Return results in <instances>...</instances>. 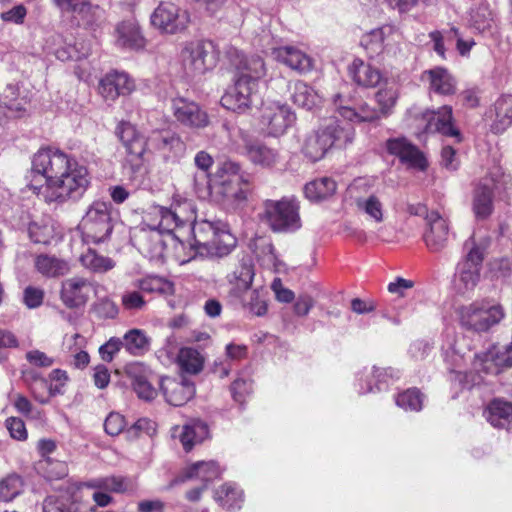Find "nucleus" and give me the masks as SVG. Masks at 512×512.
<instances>
[{
    "label": "nucleus",
    "instance_id": "79ce46f5",
    "mask_svg": "<svg viewBox=\"0 0 512 512\" xmlns=\"http://www.w3.org/2000/svg\"><path fill=\"white\" fill-rule=\"evenodd\" d=\"M291 99L299 107L311 110L321 102V96L307 83L297 81L292 87Z\"/></svg>",
    "mask_w": 512,
    "mask_h": 512
},
{
    "label": "nucleus",
    "instance_id": "423d86ee",
    "mask_svg": "<svg viewBox=\"0 0 512 512\" xmlns=\"http://www.w3.org/2000/svg\"><path fill=\"white\" fill-rule=\"evenodd\" d=\"M78 228L84 243L98 244L106 241L113 230L110 205L102 201L93 202Z\"/></svg>",
    "mask_w": 512,
    "mask_h": 512
},
{
    "label": "nucleus",
    "instance_id": "ea45409f",
    "mask_svg": "<svg viewBox=\"0 0 512 512\" xmlns=\"http://www.w3.org/2000/svg\"><path fill=\"white\" fill-rule=\"evenodd\" d=\"M355 206L375 223L384 221V204L379 195L371 193L367 196L355 197Z\"/></svg>",
    "mask_w": 512,
    "mask_h": 512
},
{
    "label": "nucleus",
    "instance_id": "393cba45",
    "mask_svg": "<svg viewBox=\"0 0 512 512\" xmlns=\"http://www.w3.org/2000/svg\"><path fill=\"white\" fill-rule=\"evenodd\" d=\"M422 80L429 83V91L441 96H450L457 90L454 76L443 67H435L422 73Z\"/></svg>",
    "mask_w": 512,
    "mask_h": 512
},
{
    "label": "nucleus",
    "instance_id": "39448f33",
    "mask_svg": "<svg viewBox=\"0 0 512 512\" xmlns=\"http://www.w3.org/2000/svg\"><path fill=\"white\" fill-rule=\"evenodd\" d=\"M260 219L276 233L293 232L301 227L299 205L294 199L286 197L266 200Z\"/></svg>",
    "mask_w": 512,
    "mask_h": 512
},
{
    "label": "nucleus",
    "instance_id": "473e14b6",
    "mask_svg": "<svg viewBox=\"0 0 512 512\" xmlns=\"http://www.w3.org/2000/svg\"><path fill=\"white\" fill-rule=\"evenodd\" d=\"M512 125V95H502L494 104V119L491 131L501 134Z\"/></svg>",
    "mask_w": 512,
    "mask_h": 512
},
{
    "label": "nucleus",
    "instance_id": "09e8293b",
    "mask_svg": "<svg viewBox=\"0 0 512 512\" xmlns=\"http://www.w3.org/2000/svg\"><path fill=\"white\" fill-rule=\"evenodd\" d=\"M134 286L143 292L171 295L174 293V285L169 280L159 276H148L136 280Z\"/></svg>",
    "mask_w": 512,
    "mask_h": 512
},
{
    "label": "nucleus",
    "instance_id": "6e6552de",
    "mask_svg": "<svg viewBox=\"0 0 512 512\" xmlns=\"http://www.w3.org/2000/svg\"><path fill=\"white\" fill-rule=\"evenodd\" d=\"M458 316L461 325L467 330L485 332L498 324L504 317V311L499 304L486 301H475L459 307Z\"/></svg>",
    "mask_w": 512,
    "mask_h": 512
},
{
    "label": "nucleus",
    "instance_id": "412c9836",
    "mask_svg": "<svg viewBox=\"0 0 512 512\" xmlns=\"http://www.w3.org/2000/svg\"><path fill=\"white\" fill-rule=\"evenodd\" d=\"M92 291V284L83 277H71L62 282L60 297L68 308L84 306Z\"/></svg>",
    "mask_w": 512,
    "mask_h": 512
},
{
    "label": "nucleus",
    "instance_id": "4c0bfd02",
    "mask_svg": "<svg viewBox=\"0 0 512 512\" xmlns=\"http://www.w3.org/2000/svg\"><path fill=\"white\" fill-rule=\"evenodd\" d=\"M393 34V29L390 26H383L372 30L362 38V44L365 49L370 53L371 57L380 55L384 52L390 37Z\"/></svg>",
    "mask_w": 512,
    "mask_h": 512
},
{
    "label": "nucleus",
    "instance_id": "13d9d810",
    "mask_svg": "<svg viewBox=\"0 0 512 512\" xmlns=\"http://www.w3.org/2000/svg\"><path fill=\"white\" fill-rule=\"evenodd\" d=\"M396 404L406 411H419L422 409L423 395L415 388L408 389L397 396Z\"/></svg>",
    "mask_w": 512,
    "mask_h": 512
},
{
    "label": "nucleus",
    "instance_id": "0e129e2a",
    "mask_svg": "<svg viewBox=\"0 0 512 512\" xmlns=\"http://www.w3.org/2000/svg\"><path fill=\"white\" fill-rule=\"evenodd\" d=\"M121 302L124 309L129 311L142 310L146 305V301L144 300L143 296L137 291L124 292L121 296Z\"/></svg>",
    "mask_w": 512,
    "mask_h": 512
},
{
    "label": "nucleus",
    "instance_id": "4be33fe9",
    "mask_svg": "<svg viewBox=\"0 0 512 512\" xmlns=\"http://www.w3.org/2000/svg\"><path fill=\"white\" fill-rule=\"evenodd\" d=\"M388 152L397 156L408 167L425 170L427 161L423 153L404 138L390 139L386 143Z\"/></svg>",
    "mask_w": 512,
    "mask_h": 512
},
{
    "label": "nucleus",
    "instance_id": "052dcab7",
    "mask_svg": "<svg viewBox=\"0 0 512 512\" xmlns=\"http://www.w3.org/2000/svg\"><path fill=\"white\" fill-rule=\"evenodd\" d=\"M194 192L200 199H212V176L209 174H195L193 178Z\"/></svg>",
    "mask_w": 512,
    "mask_h": 512
},
{
    "label": "nucleus",
    "instance_id": "f03ea898",
    "mask_svg": "<svg viewBox=\"0 0 512 512\" xmlns=\"http://www.w3.org/2000/svg\"><path fill=\"white\" fill-rule=\"evenodd\" d=\"M212 200L238 207L245 204L252 193L251 177L241 171L238 163L225 161L212 175Z\"/></svg>",
    "mask_w": 512,
    "mask_h": 512
},
{
    "label": "nucleus",
    "instance_id": "0eeeda50",
    "mask_svg": "<svg viewBox=\"0 0 512 512\" xmlns=\"http://www.w3.org/2000/svg\"><path fill=\"white\" fill-rule=\"evenodd\" d=\"M467 250L465 258L458 263L454 275V287L459 294L474 290L480 280V270L484 259V247L470 238L464 245Z\"/></svg>",
    "mask_w": 512,
    "mask_h": 512
},
{
    "label": "nucleus",
    "instance_id": "2f4dec72",
    "mask_svg": "<svg viewBox=\"0 0 512 512\" xmlns=\"http://www.w3.org/2000/svg\"><path fill=\"white\" fill-rule=\"evenodd\" d=\"M34 265L41 275L47 278H58L69 273V263L55 255L40 254L36 256Z\"/></svg>",
    "mask_w": 512,
    "mask_h": 512
},
{
    "label": "nucleus",
    "instance_id": "774afa93",
    "mask_svg": "<svg viewBox=\"0 0 512 512\" xmlns=\"http://www.w3.org/2000/svg\"><path fill=\"white\" fill-rule=\"evenodd\" d=\"M44 291L40 288L28 286L23 292V301L30 308H37L43 303Z\"/></svg>",
    "mask_w": 512,
    "mask_h": 512
},
{
    "label": "nucleus",
    "instance_id": "cd10ccee",
    "mask_svg": "<svg viewBox=\"0 0 512 512\" xmlns=\"http://www.w3.org/2000/svg\"><path fill=\"white\" fill-rule=\"evenodd\" d=\"M127 374L139 398L150 401L157 396V390L149 381V370L142 363H133L127 367Z\"/></svg>",
    "mask_w": 512,
    "mask_h": 512
},
{
    "label": "nucleus",
    "instance_id": "a878e982",
    "mask_svg": "<svg viewBox=\"0 0 512 512\" xmlns=\"http://www.w3.org/2000/svg\"><path fill=\"white\" fill-rule=\"evenodd\" d=\"M330 149L331 142L323 126L308 133L301 146L302 154L311 162L323 159Z\"/></svg>",
    "mask_w": 512,
    "mask_h": 512
},
{
    "label": "nucleus",
    "instance_id": "7ed1b4c3",
    "mask_svg": "<svg viewBox=\"0 0 512 512\" xmlns=\"http://www.w3.org/2000/svg\"><path fill=\"white\" fill-rule=\"evenodd\" d=\"M194 244L191 248L195 256L202 258H222L229 255L237 245L236 237L221 221L203 220L194 224Z\"/></svg>",
    "mask_w": 512,
    "mask_h": 512
},
{
    "label": "nucleus",
    "instance_id": "4468645a",
    "mask_svg": "<svg viewBox=\"0 0 512 512\" xmlns=\"http://www.w3.org/2000/svg\"><path fill=\"white\" fill-rule=\"evenodd\" d=\"M421 120L424 123L426 133H441L442 135L454 137L461 141L459 130L453 125L452 107L444 105L437 110H426L422 113Z\"/></svg>",
    "mask_w": 512,
    "mask_h": 512
},
{
    "label": "nucleus",
    "instance_id": "8fccbe9b",
    "mask_svg": "<svg viewBox=\"0 0 512 512\" xmlns=\"http://www.w3.org/2000/svg\"><path fill=\"white\" fill-rule=\"evenodd\" d=\"M156 148L163 153L165 157L176 156L184 149V143L179 136L173 133H159L153 138Z\"/></svg>",
    "mask_w": 512,
    "mask_h": 512
},
{
    "label": "nucleus",
    "instance_id": "2eb2a0df",
    "mask_svg": "<svg viewBox=\"0 0 512 512\" xmlns=\"http://www.w3.org/2000/svg\"><path fill=\"white\" fill-rule=\"evenodd\" d=\"M512 367V342L508 345H494L482 355H477L474 368L486 374H498L501 370Z\"/></svg>",
    "mask_w": 512,
    "mask_h": 512
},
{
    "label": "nucleus",
    "instance_id": "9d476101",
    "mask_svg": "<svg viewBox=\"0 0 512 512\" xmlns=\"http://www.w3.org/2000/svg\"><path fill=\"white\" fill-rule=\"evenodd\" d=\"M151 23L161 33L173 35L187 29L190 15L174 3L161 2L151 15Z\"/></svg>",
    "mask_w": 512,
    "mask_h": 512
},
{
    "label": "nucleus",
    "instance_id": "a211bd4d",
    "mask_svg": "<svg viewBox=\"0 0 512 512\" xmlns=\"http://www.w3.org/2000/svg\"><path fill=\"white\" fill-rule=\"evenodd\" d=\"M230 62L235 69V78H243L244 81H253L258 84L266 74L265 64L260 56H246L235 50L231 53Z\"/></svg>",
    "mask_w": 512,
    "mask_h": 512
},
{
    "label": "nucleus",
    "instance_id": "4d7b16f0",
    "mask_svg": "<svg viewBox=\"0 0 512 512\" xmlns=\"http://www.w3.org/2000/svg\"><path fill=\"white\" fill-rule=\"evenodd\" d=\"M22 488L21 478L15 474L8 475L0 481V499L9 502L17 497Z\"/></svg>",
    "mask_w": 512,
    "mask_h": 512
},
{
    "label": "nucleus",
    "instance_id": "864d4df0",
    "mask_svg": "<svg viewBox=\"0 0 512 512\" xmlns=\"http://www.w3.org/2000/svg\"><path fill=\"white\" fill-rule=\"evenodd\" d=\"M398 96V89L395 85L385 86L376 93L375 98L379 105V111L384 117L392 113Z\"/></svg>",
    "mask_w": 512,
    "mask_h": 512
},
{
    "label": "nucleus",
    "instance_id": "9b49d317",
    "mask_svg": "<svg viewBox=\"0 0 512 512\" xmlns=\"http://www.w3.org/2000/svg\"><path fill=\"white\" fill-rule=\"evenodd\" d=\"M116 135L126 151L132 170L137 171L142 166L143 156L147 151L146 137L129 122H121L116 128Z\"/></svg>",
    "mask_w": 512,
    "mask_h": 512
},
{
    "label": "nucleus",
    "instance_id": "5fc2aeb1",
    "mask_svg": "<svg viewBox=\"0 0 512 512\" xmlns=\"http://www.w3.org/2000/svg\"><path fill=\"white\" fill-rule=\"evenodd\" d=\"M473 26L480 32L490 30L495 24V15L487 5H479L472 13Z\"/></svg>",
    "mask_w": 512,
    "mask_h": 512
},
{
    "label": "nucleus",
    "instance_id": "6e6d98bb",
    "mask_svg": "<svg viewBox=\"0 0 512 512\" xmlns=\"http://www.w3.org/2000/svg\"><path fill=\"white\" fill-rule=\"evenodd\" d=\"M29 236L35 243L48 244L54 236L53 225L49 221L32 222L28 228Z\"/></svg>",
    "mask_w": 512,
    "mask_h": 512
},
{
    "label": "nucleus",
    "instance_id": "c756f323",
    "mask_svg": "<svg viewBox=\"0 0 512 512\" xmlns=\"http://www.w3.org/2000/svg\"><path fill=\"white\" fill-rule=\"evenodd\" d=\"M220 476L218 465L213 462L199 461L188 467L176 478V483H183L191 479H199L205 483L213 481Z\"/></svg>",
    "mask_w": 512,
    "mask_h": 512
},
{
    "label": "nucleus",
    "instance_id": "f3484780",
    "mask_svg": "<svg viewBox=\"0 0 512 512\" xmlns=\"http://www.w3.org/2000/svg\"><path fill=\"white\" fill-rule=\"evenodd\" d=\"M500 181L493 177L483 178L473 193L472 211L477 220H485L494 210V191L499 190Z\"/></svg>",
    "mask_w": 512,
    "mask_h": 512
},
{
    "label": "nucleus",
    "instance_id": "680f3d73",
    "mask_svg": "<svg viewBox=\"0 0 512 512\" xmlns=\"http://www.w3.org/2000/svg\"><path fill=\"white\" fill-rule=\"evenodd\" d=\"M244 306L255 316H263L267 312L266 300L259 290H253L250 294V299Z\"/></svg>",
    "mask_w": 512,
    "mask_h": 512
},
{
    "label": "nucleus",
    "instance_id": "20e7f679",
    "mask_svg": "<svg viewBox=\"0 0 512 512\" xmlns=\"http://www.w3.org/2000/svg\"><path fill=\"white\" fill-rule=\"evenodd\" d=\"M153 213L160 217L158 224L150 229L141 228L138 235V249L150 260H162L166 250V243L160 229L171 231L184 224L176 211L163 206L153 207Z\"/></svg>",
    "mask_w": 512,
    "mask_h": 512
},
{
    "label": "nucleus",
    "instance_id": "58836bf2",
    "mask_svg": "<svg viewBox=\"0 0 512 512\" xmlns=\"http://www.w3.org/2000/svg\"><path fill=\"white\" fill-rule=\"evenodd\" d=\"M486 417L494 427L510 429L512 428V404L494 400L488 406Z\"/></svg>",
    "mask_w": 512,
    "mask_h": 512
},
{
    "label": "nucleus",
    "instance_id": "37998d69",
    "mask_svg": "<svg viewBox=\"0 0 512 512\" xmlns=\"http://www.w3.org/2000/svg\"><path fill=\"white\" fill-rule=\"evenodd\" d=\"M337 189L336 182L330 177L315 179L305 185L304 192L311 201H321L331 197Z\"/></svg>",
    "mask_w": 512,
    "mask_h": 512
},
{
    "label": "nucleus",
    "instance_id": "603ef678",
    "mask_svg": "<svg viewBox=\"0 0 512 512\" xmlns=\"http://www.w3.org/2000/svg\"><path fill=\"white\" fill-rule=\"evenodd\" d=\"M253 250L257 259L261 264L267 268L277 267V256L275 254L274 246L270 239L259 237L255 239Z\"/></svg>",
    "mask_w": 512,
    "mask_h": 512
},
{
    "label": "nucleus",
    "instance_id": "72a5a7b5",
    "mask_svg": "<svg viewBox=\"0 0 512 512\" xmlns=\"http://www.w3.org/2000/svg\"><path fill=\"white\" fill-rule=\"evenodd\" d=\"M353 81L363 87H375L382 79L380 71L360 59H355L349 66Z\"/></svg>",
    "mask_w": 512,
    "mask_h": 512
},
{
    "label": "nucleus",
    "instance_id": "bf43d9fd",
    "mask_svg": "<svg viewBox=\"0 0 512 512\" xmlns=\"http://www.w3.org/2000/svg\"><path fill=\"white\" fill-rule=\"evenodd\" d=\"M0 102L12 114L19 113L24 110V100L18 98V89L16 86L9 84L1 94Z\"/></svg>",
    "mask_w": 512,
    "mask_h": 512
},
{
    "label": "nucleus",
    "instance_id": "b1692460",
    "mask_svg": "<svg viewBox=\"0 0 512 512\" xmlns=\"http://www.w3.org/2000/svg\"><path fill=\"white\" fill-rule=\"evenodd\" d=\"M272 55L275 60L299 73L309 72L313 68L312 58L301 49L292 45L273 48Z\"/></svg>",
    "mask_w": 512,
    "mask_h": 512
},
{
    "label": "nucleus",
    "instance_id": "1a4fd4ad",
    "mask_svg": "<svg viewBox=\"0 0 512 512\" xmlns=\"http://www.w3.org/2000/svg\"><path fill=\"white\" fill-rule=\"evenodd\" d=\"M181 60L188 76L203 74L216 64L213 44L206 41L190 42L183 48Z\"/></svg>",
    "mask_w": 512,
    "mask_h": 512
},
{
    "label": "nucleus",
    "instance_id": "3c124183",
    "mask_svg": "<svg viewBox=\"0 0 512 512\" xmlns=\"http://www.w3.org/2000/svg\"><path fill=\"white\" fill-rule=\"evenodd\" d=\"M178 364L182 370L190 374H197L203 368L204 359L194 348L184 347L178 353Z\"/></svg>",
    "mask_w": 512,
    "mask_h": 512
},
{
    "label": "nucleus",
    "instance_id": "e2e57ef3",
    "mask_svg": "<svg viewBox=\"0 0 512 512\" xmlns=\"http://www.w3.org/2000/svg\"><path fill=\"white\" fill-rule=\"evenodd\" d=\"M126 421L124 417L116 412H111L105 419V432L111 436L119 435L125 428Z\"/></svg>",
    "mask_w": 512,
    "mask_h": 512
},
{
    "label": "nucleus",
    "instance_id": "de8ad7c7",
    "mask_svg": "<svg viewBox=\"0 0 512 512\" xmlns=\"http://www.w3.org/2000/svg\"><path fill=\"white\" fill-rule=\"evenodd\" d=\"M214 498L223 508L235 510L243 503V492L231 484H224L215 491Z\"/></svg>",
    "mask_w": 512,
    "mask_h": 512
},
{
    "label": "nucleus",
    "instance_id": "338daca9",
    "mask_svg": "<svg viewBox=\"0 0 512 512\" xmlns=\"http://www.w3.org/2000/svg\"><path fill=\"white\" fill-rule=\"evenodd\" d=\"M122 347L124 348L122 338L112 337L100 347L99 353L104 361L111 362Z\"/></svg>",
    "mask_w": 512,
    "mask_h": 512
},
{
    "label": "nucleus",
    "instance_id": "c85d7f7f",
    "mask_svg": "<svg viewBox=\"0 0 512 512\" xmlns=\"http://www.w3.org/2000/svg\"><path fill=\"white\" fill-rule=\"evenodd\" d=\"M333 103L336 106L339 114L348 121L351 122H374L384 117L379 109H375L370 105L364 103L361 104L358 109L350 108L342 105L341 94H336L333 97Z\"/></svg>",
    "mask_w": 512,
    "mask_h": 512
},
{
    "label": "nucleus",
    "instance_id": "69168bd1",
    "mask_svg": "<svg viewBox=\"0 0 512 512\" xmlns=\"http://www.w3.org/2000/svg\"><path fill=\"white\" fill-rule=\"evenodd\" d=\"M96 314L100 318L113 319L118 315L119 309L116 303L108 298L101 299L94 306Z\"/></svg>",
    "mask_w": 512,
    "mask_h": 512
},
{
    "label": "nucleus",
    "instance_id": "f257e3e1",
    "mask_svg": "<svg viewBox=\"0 0 512 512\" xmlns=\"http://www.w3.org/2000/svg\"><path fill=\"white\" fill-rule=\"evenodd\" d=\"M29 190L46 202L79 198L89 185L88 170L67 154L52 149L39 150L32 159Z\"/></svg>",
    "mask_w": 512,
    "mask_h": 512
},
{
    "label": "nucleus",
    "instance_id": "a19ab883",
    "mask_svg": "<svg viewBox=\"0 0 512 512\" xmlns=\"http://www.w3.org/2000/svg\"><path fill=\"white\" fill-rule=\"evenodd\" d=\"M55 5L63 12L73 13L80 16L87 24H91L99 10L88 0H53Z\"/></svg>",
    "mask_w": 512,
    "mask_h": 512
},
{
    "label": "nucleus",
    "instance_id": "a18cd8bd",
    "mask_svg": "<svg viewBox=\"0 0 512 512\" xmlns=\"http://www.w3.org/2000/svg\"><path fill=\"white\" fill-rule=\"evenodd\" d=\"M122 340L125 350L133 356H142L150 349L151 339L141 329L127 331Z\"/></svg>",
    "mask_w": 512,
    "mask_h": 512
},
{
    "label": "nucleus",
    "instance_id": "c9c22d12",
    "mask_svg": "<svg viewBox=\"0 0 512 512\" xmlns=\"http://www.w3.org/2000/svg\"><path fill=\"white\" fill-rule=\"evenodd\" d=\"M254 265L250 258H243L235 269L227 276L228 282L238 293L250 289L254 279Z\"/></svg>",
    "mask_w": 512,
    "mask_h": 512
},
{
    "label": "nucleus",
    "instance_id": "ddd939ff",
    "mask_svg": "<svg viewBox=\"0 0 512 512\" xmlns=\"http://www.w3.org/2000/svg\"><path fill=\"white\" fill-rule=\"evenodd\" d=\"M294 122L295 114L286 105L272 103L262 109L260 124L270 136L283 135Z\"/></svg>",
    "mask_w": 512,
    "mask_h": 512
},
{
    "label": "nucleus",
    "instance_id": "5701e85b",
    "mask_svg": "<svg viewBox=\"0 0 512 512\" xmlns=\"http://www.w3.org/2000/svg\"><path fill=\"white\" fill-rule=\"evenodd\" d=\"M161 390L166 401L173 406L186 404L195 394L194 384L184 377H163Z\"/></svg>",
    "mask_w": 512,
    "mask_h": 512
},
{
    "label": "nucleus",
    "instance_id": "f704fd0d",
    "mask_svg": "<svg viewBox=\"0 0 512 512\" xmlns=\"http://www.w3.org/2000/svg\"><path fill=\"white\" fill-rule=\"evenodd\" d=\"M331 142V148H346L355 138V129L350 123L331 121L323 126Z\"/></svg>",
    "mask_w": 512,
    "mask_h": 512
},
{
    "label": "nucleus",
    "instance_id": "aec40b11",
    "mask_svg": "<svg viewBox=\"0 0 512 512\" xmlns=\"http://www.w3.org/2000/svg\"><path fill=\"white\" fill-rule=\"evenodd\" d=\"M134 82L123 72H110L99 82L98 90L106 102H114L119 96L130 94L134 90Z\"/></svg>",
    "mask_w": 512,
    "mask_h": 512
},
{
    "label": "nucleus",
    "instance_id": "7c9ffc66",
    "mask_svg": "<svg viewBox=\"0 0 512 512\" xmlns=\"http://www.w3.org/2000/svg\"><path fill=\"white\" fill-rule=\"evenodd\" d=\"M116 44L119 47L139 50L145 46V39L135 21H124L118 25Z\"/></svg>",
    "mask_w": 512,
    "mask_h": 512
},
{
    "label": "nucleus",
    "instance_id": "bb28decb",
    "mask_svg": "<svg viewBox=\"0 0 512 512\" xmlns=\"http://www.w3.org/2000/svg\"><path fill=\"white\" fill-rule=\"evenodd\" d=\"M245 152L253 164L262 168H272L281 160L277 149L259 141L247 142L245 144Z\"/></svg>",
    "mask_w": 512,
    "mask_h": 512
},
{
    "label": "nucleus",
    "instance_id": "dca6fc26",
    "mask_svg": "<svg viewBox=\"0 0 512 512\" xmlns=\"http://www.w3.org/2000/svg\"><path fill=\"white\" fill-rule=\"evenodd\" d=\"M172 111L180 124L192 129H202L210 123L208 114L197 103L182 97L172 100Z\"/></svg>",
    "mask_w": 512,
    "mask_h": 512
},
{
    "label": "nucleus",
    "instance_id": "c03bdc74",
    "mask_svg": "<svg viewBox=\"0 0 512 512\" xmlns=\"http://www.w3.org/2000/svg\"><path fill=\"white\" fill-rule=\"evenodd\" d=\"M208 436L206 423L200 420H193L183 426L180 434V442L185 451H190L197 443H201Z\"/></svg>",
    "mask_w": 512,
    "mask_h": 512
},
{
    "label": "nucleus",
    "instance_id": "e433bc0d",
    "mask_svg": "<svg viewBox=\"0 0 512 512\" xmlns=\"http://www.w3.org/2000/svg\"><path fill=\"white\" fill-rule=\"evenodd\" d=\"M43 512H81L80 505L69 491L49 495L43 502Z\"/></svg>",
    "mask_w": 512,
    "mask_h": 512
},
{
    "label": "nucleus",
    "instance_id": "6ab92c4d",
    "mask_svg": "<svg viewBox=\"0 0 512 512\" xmlns=\"http://www.w3.org/2000/svg\"><path fill=\"white\" fill-rule=\"evenodd\" d=\"M428 230L424 233V241L433 253L442 251L446 246L449 238V225L436 211H431L426 215Z\"/></svg>",
    "mask_w": 512,
    "mask_h": 512
},
{
    "label": "nucleus",
    "instance_id": "49530a36",
    "mask_svg": "<svg viewBox=\"0 0 512 512\" xmlns=\"http://www.w3.org/2000/svg\"><path fill=\"white\" fill-rule=\"evenodd\" d=\"M82 266L94 273H105L115 267V262L109 257L98 254L94 249L88 248L80 256Z\"/></svg>",
    "mask_w": 512,
    "mask_h": 512
},
{
    "label": "nucleus",
    "instance_id": "f8f14e48",
    "mask_svg": "<svg viewBox=\"0 0 512 512\" xmlns=\"http://www.w3.org/2000/svg\"><path fill=\"white\" fill-rule=\"evenodd\" d=\"M259 100L258 84L235 78L231 86L221 98L222 106L235 112H245Z\"/></svg>",
    "mask_w": 512,
    "mask_h": 512
}]
</instances>
